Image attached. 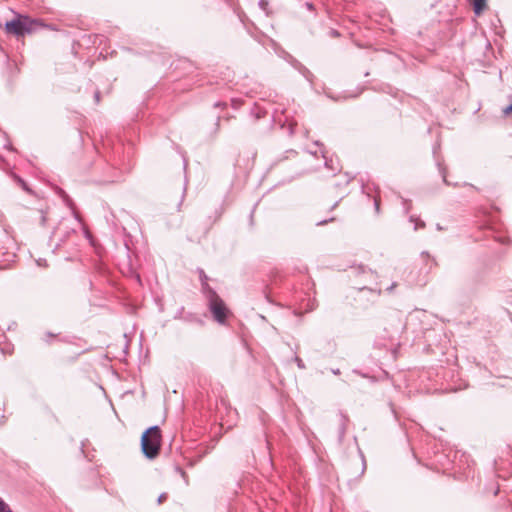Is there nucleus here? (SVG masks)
Returning <instances> with one entry per match:
<instances>
[{
    "mask_svg": "<svg viewBox=\"0 0 512 512\" xmlns=\"http://www.w3.org/2000/svg\"><path fill=\"white\" fill-rule=\"evenodd\" d=\"M161 434L158 426L147 429L141 437V449L148 459L155 458L160 449Z\"/></svg>",
    "mask_w": 512,
    "mask_h": 512,
    "instance_id": "1",
    "label": "nucleus"
},
{
    "mask_svg": "<svg viewBox=\"0 0 512 512\" xmlns=\"http://www.w3.org/2000/svg\"><path fill=\"white\" fill-rule=\"evenodd\" d=\"M35 25L36 22L29 19L28 17L18 16L17 18L6 22L5 29L8 33L19 37L32 33L34 31Z\"/></svg>",
    "mask_w": 512,
    "mask_h": 512,
    "instance_id": "2",
    "label": "nucleus"
},
{
    "mask_svg": "<svg viewBox=\"0 0 512 512\" xmlns=\"http://www.w3.org/2000/svg\"><path fill=\"white\" fill-rule=\"evenodd\" d=\"M207 299L209 303V309L213 314L214 319L218 323L223 324L227 316V308L223 300L213 290H209Z\"/></svg>",
    "mask_w": 512,
    "mask_h": 512,
    "instance_id": "3",
    "label": "nucleus"
},
{
    "mask_svg": "<svg viewBox=\"0 0 512 512\" xmlns=\"http://www.w3.org/2000/svg\"><path fill=\"white\" fill-rule=\"evenodd\" d=\"M476 15H480L486 8V0H471Z\"/></svg>",
    "mask_w": 512,
    "mask_h": 512,
    "instance_id": "4",
    "label": "nucleus"
},
{
    "mask_svg": "<svg viewBox=\"0 0 512 512\" xmlns=\"http://www.w3.org/2000/svg\"><path fill=\"white\" fill-rule=\"evenodd\" d=\"M200 278L202 281V288L204 291H206V296H207L209 293V290H212V289L209 288L208 284L206 283L207 277L203 272H201Z\"/></svg>",
    "mask_w": 512,
    "mask_h": 512,
    "instance_id": "5",
    "label": "nucleus"
},
{
    "mask_svg": "<svg viewBox=\"0 0 512 512\" xmlns=\"http://www.w3.org/2000/svg\"><path fill=\"white\" fill-rule=\"evenodd\" d=\"M0 512H12L9 506L0 498Z\"/></svg>",
    "mask_w": 512,
    "mask_h": 512,
    "instance_id": "6",
    "label": "nucleus"
},
{
    "mask_svg": "<svg viewBox=\"0 0 512 512\" xmlns=\"http://www.w3.org/2000/svg\"><path fill=\"white\" fill-rule=\"evenodd\" d=\"M505 114L512 113V103L504 109Z\"/></svg>",
    "mask_w": 512,
    "mask_h": 512,
    "instance_id": "7",
    "label": "nucleus"
},
{
    "mask_svg": "<svg viewBox=\"0 0 512 512\" xmlns=\"http://www.w3.org/2000/svg\"><path fill=\"white\" fill-rule=\"evenodd\" d=\"M296 361H297L298 367L303 368L302 361L298 358H296Z\"/></svg>",
    "mask_w": 512,
    "mask_h": 512,
    "instance_id": "8",
    "label": "nucleus"
},
{
    "mask_svg": "<svg viewBox=\"0 0 512 512\" xmlns=\"http://www.w3.org/2000/svg\"><path fill=\"white\" fill-rule=\"evenodd\" d=\"M165 498V495L164 494H161L158 498V503H161L163 501V499Z\"/></svg>",
    "mask_w": 512,
    "mask_h": 512,
    "instance_id": "9",
    "label": "nucleus"
},
{
    "mask_svg": "<svg viewBox=\"0 0 512 512\" xmlns=\"http://www.w3.org/2000/svg\"><path fill=\"white\" fill-rule=\"evenodd\" d=\"M333 374L338 375L340 373L339 369L332 370Z\"/></svg>",
    "mask_w": 512,
    "mask_h": 512,
    "instance_id": "10",
    "label": "nucleus"
},
{
    "mask_svg": "<svg viewBox=\"0 0 512 512\" xmlns=\"http://www.w3.org/2000/svg\"><path fill=\"white\" fill-rule=\"evenodd\" d=\"M306 6L308 7V9H312V4L311 3H307Z\"/></svg>",
    "mask_w": 512,
    "mask_h": 512,
    "instance_id": "11",
    "label": "nucleus"
},
{
    "mask_svg": "<svg viewBox=\"0 0 512 512\" xmlns=\"http://www.w3.org/2000/svg\"><path fill=\"white\" fill-rule=\"evenodd\" d=\"M395 287V284H392L389 288V290H392Z\"/></svg>",
    "mask_w": 512,
    "mask_h": 512,
    "instance_id": "12",
    "label": "nucleus"
}]
</instances>
